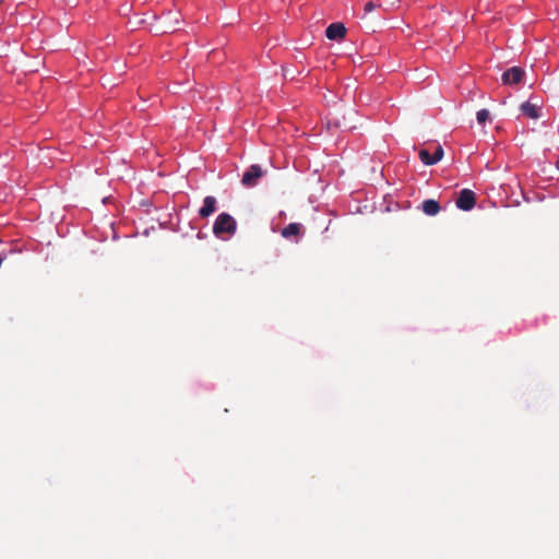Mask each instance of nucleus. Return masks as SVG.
Returning a JSON list of instances; mask_svg holds the SVG:
<instances>
[{
	"mask_svg": "<svg viewBox=\"0 0 559 559\" xmlns=\"http://www.w3.org/2000/svg\"><path fill=\"white\" fill-rule=\"evenodd\" d=\"M525 74L524 69L520 67H512L506 70L502 74V82L507 85L519 84Z\"/></svg>",
	"mask_w": 559,
	"mask_h": 559,
	"instance_id": "5",
	"label": "nucleus"
},
{
	"mask_svg": "<svg viewBox=\"0 0 559 559\" xmlns=\"http://www.w3.org/2000/svg\"><path fill=\"white\" fill-rule=\"evenodd\" d=\"M179 13L175 12H168L167 15L163 17V25L159 27H156V33H174L178 29L179 24Z\"/></svg>",
	"mask_w": 559,
	"mask_h": 559,
	"instance_id": "3",
	"label": "nucleus"
},
{
	"mask_svg": "<svg viewBox=\"0 0 559 559\" xmlns=\"http://www.w3.org/2000/svg\"><path fill=\"white\" fill-rule=\"evenodd\" d=\"M265 174L261 166L251 165L242 175L241 183L247 188H252L258 185L259 179Z\"/></svg>",
	"mask_w": 559,
	"mask_h": 559,
	"instance_id": "2",
	"label": "nucleus"
},
{
	"mask_svg": "<svg viewBox=\"0 0 559 559\" xmlns=\"http://www.w3.org/2000/svg\"><path fill=\"white\" fill-rule=\"evenodd\" d=\"M556 168L559 170V158L556 162Z\"/></svg>",
	"mask_w": 559,
	"mask_h": 559,
	"instance_id": "15",
	"label": "nucleus"
},
{
	"mask_svg": "<svg viewBox=\"0 0 559 559\" xmlns=\"http://www.w3.org/2000/svg\"><path fill=\"white\" fill-rule=\"evenodd\" d=\"M419 158L425 165H435V160L432 159V155L427 150H420Z\"/></svg>",
	"mask_w": 559,
	"mask_h": 559,
	"instance_id": "11",
	"label": "nucleus"
},
{
	"mask_svg": "<svg viewBox=\"0 0 559 559\" xmlns=\"http://www.w3.org/2000/svg\"><path fill=\"white\" fill-rule=\"evenodd\" d=\"M476 203L475 193L469 189L461 190L459 198L456 199V206L463 211H471Z\"/></svg>",
	"mask_w": 559,
	"mask_h": 559,
	"instance_id": "4",
	"label": "nucleus"
},
{
	"mask_svg": "<svg viewBox=\"0 0 559 559\" xmlns=\"http://www.w3.org/2000/svg\"><path fill=\"white\" fill-rule=\"evenodd\" d=\"M236 229L237 223L228 213H221L213 225V233L216 237H222L224 234L233 236L236 233Z\"/></svg>",
	"mask_w": 559,
	"mask_h": 559,
	"instance_id": "1",
	"label": "nucleus"
},
{
	"mask_svg": "<svg viewBox=\"0 0 559 559\" xmlns=\"http://www.w3.org/2000/svg\"><path fill=\"white\" fill-rule=\"evenodd\" d=\"M300 229L301 225L299 223H290L282 229L281 235L286 239L292 236L298 237L300 235Z\"/></svg>",
	"mask_w": 559,
	"mask_h": 559,
	"instance_id": "10",
	"label": "nucleus"
},
{
	"mask_svg": "<svg viewBox=\"0 0 559 559\" xmlns=\"http://www.w3.org/2000/svg\"><path fill=\"white\" fill-rule=\"evenodd\" d=\"M325 35L331 40H338L346 35V27L343 23H332L328 26Z\"/></svg>",
	"mask_w": 559,
	"mask_h": 559,
	"instance_id": "6",
	"label": "nucleus"
},
{
	"mask_svg": "<svg viewBox=\"0 0 559 559\" xmlns=\"http://www.w3.org/2000/svg\"><path fill=\"white\" fill-rule=\"evenodd\" d=\"M216 210V199L212 195L205 197L203 200V205L199 210V215L202 218H206L212 215Z\"/></svg>",
	"mask_w": 559,
	"mask_h": 559,
	"instance_id": "7",
	"label": "nucleus"
},
{
	"mask_svg": "<svg viewBox=\"0 0 559 559\" xmlns=\"http://www.w3.org/2000/svg\"><path fill=\"white\" fill-rule=\"evenodd\" d=\"M344 126H345V127H348L349 129L355 128V126H346L345 123H344Z\"/></svg>",
	"mask_w": 559,
	"mask_h": 559,
	"instance_id": "16",
	"label": "nucleus"
},
{
	"mask_svg": "<svg viewBox=\"0 0 559 559\" xmlns=\"http://www.w3.org/2000/svg\"><path fill=\"white\" fill-rule=\"evenodd\" d=\"M477 121L483 124L485 123L489 118V111L487 109H480L477 111L476 115Z\"/></svg>",
	"mask_w": 559,
	"mask_h": 559,
	"instance_id": "12",
	"label": "nucleus"
},
{
	"mask_svg": "<svg viewBox=\"0 0 559 559\" xmlns=\"http://www.w3.org/2000/svg\"><path fill=\"white\" fill-rule=\"evenodd\" d=\"M378 7H379V4H376V3H374V2H372V1H369V2H367V3L365 4V12H366V13H369V12L373 11V10H374L376 8H378Z\"/></svg>",
	"mask_w": 559,
	"mask_h": 559,
	"instance_id": "14",
	"label": "nucleus"
},
{
	"mask_svg": "<svg viewBox=\"0 0 559 559\" xmlns=\"http://www.w3.org/2000/svg\"><path fill=\"white\" fill-rule=\"evenodd\" d=\"M421 210L426 215L435 216L440 212V205L436 200L428 199L421 203Z\"/></svg>",
	"mask_w": 559,
	"mask_h": 559,
	"instance_id": "8",
	"label": "nucleus"
},
{
	"mask_svg": "<svg viewBox=\"0 0 559 559\" xmlns=\"http://www.w3.org/2000/svg\"><path fill=\"white\" fill-rule=\"evenodd\" d=\"M443 157V148L441 145H437L435 153L432 154V159L435 164L438 163Z\"/></svg>",
	"mask_w": 559,
	"mask_h": 559,
	"instance_id": "13",
	"label": "nucleus"
},
{
	"mask_svg": "<svg viewBox=\"0 0 559 559\" xmlns=\"http://www.w3.org/2000/svg\"><path fill=\"white\" fill-rule=\"evenodd\" d=\"M521 110L523 115H525L528 118L536 119L539 117V108L530 102L523 103L521 105Z\"/></svg>",
	"mask_w": 559,
	"mask_h": 559,
	"instance_id": "9",
	"label": "nucleus"
}]
</instances>
